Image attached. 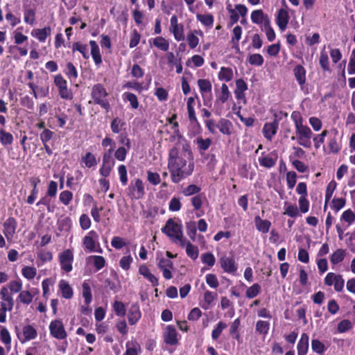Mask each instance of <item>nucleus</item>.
<instances>
[{
    "label": "nucleus",
    "instance_id": "obj_1",
    "mask_svg": "<svg viewBox=\"0 0 355 355\" xmlns=\"http://www.w3.org/2000/svg\"><path fill=\"white\" fill-rule=\"evenodd\" d=\"M168 168L171 180L175 183H178L193 173L194 163L192 153L188 146H184L181 151L175 148L170 150Z\"/></svg>",
    "mask_w": 355,
    "mask_h": 355
},
{
    "label": "nucleus",
    "instance_id": "obj_2",
    "mask_svg": "<svg viewBox=\"0 0 355 355\" xmlns=\"http://www.w3.org/2000/svg\"><path fill=\"white\" fill-rule=\"evenodd\" d=\"M162 232L166 234L173 243L180 244L184 239L183 238L182 227L181 225L175 223L169 219L164 227L162 228Z\"/></svg>",
    "mask_w": 355,
    "mask_h": 355
},
{
    "label": "nucleus",
    "instance_id": "obj_3",
    "mask_svg": "<svg viewBox=\"0 0 355 355\" xmlns=\"http://www.w3.org/2000/svg\"><path fill=\"white\" fill-rule=\"evenodd\" d=\"M82 245L85 251L102 253L103 249L99 242V236L94 230H91L83 238Z\"/></svg>",
    "mask_w": 355,
    "mask_h": 355
},
{
    "label": "nucleus",
    "instance_id": "obj_4",
    "mask_svg": "<svg viewBox=\"0 0 355 355\" xmlns=\"http://www.w3.org/2000/svg\"><path fill=\"white\" fill-rule=\"evenodd\" d=\"M92 97L94 103L100 105L103 109L108 112L110 109V105L106 97L107 92L105 88L101 84H96L92 89Z\"/></svg>",
    "mask_w": 355,
    "mask_h": 355
},
{
    "label": "nucleus",
    "instance_id": "obj_5",
    "mask_svg": "<svg viewBox=\"0 0 355 355\" xmlns=\"http://www.w3.org/2000/svg\"><path fill=\"white\" fill-rule=\"evenodd\" d=\"M297 143L306 148L311 146V137L313 132L307 126L304 125L295 129Z\"/></svg>",
    "mask_w": 355,
    "mask_h": 355
},
{
    "label": "nucleus",
    "instance_id": "obj_6",
    "mask_svg": "<svg viewBox=\"0 0 355 355\" xmlns=\"http://www.w3.org/2000/svg\"><path fill=\"white\" fill-rule=\"evenodd\" d=\"M128 195L132 199H140L145 194L143 181L139 178L132 180L127 189Z\"/></svg>",
    "mask_w": 355,
    "mask_h": 355
},
{
    "label": "nucleus",
    "instance_id": "obj_7",
    "mask_svg": "<svg viewBox=\"0 0 355 355\" xmlns=\"http://www.w3.org/2000/svg\"><path fill=\"white\" fill-rule=\"evenodd\" d=\"M49 329L50 334L56 339L62 340L67 337V333L61 320H52L49 324Z\"/></svg>",
    "mask_w": 355,
    "mask_h": 355
},
{
    "label": "nucleus",
    "instance_id": "obj_8",
    "mask_svg": "<svg viewBox=\"0 0 355 355\" xmlns=\"http://www.w3.org/2000/svg\"><path fill=\"white\" fill-rule=\"evenodd\" d=\"M58 259L62 270L66 272H69L72 270L73 253L71 250L67 249L60 252L58 255Z\"/></svg>",
    "mask_w": 355,
    "mask_h": 355
},
{
    "label": "nucleus",
    "instance_id": "obj_9",
    "mask_svg": "<svg viewBox=\"0 0 355 355\" xmlns=\"http://www.w3.org/2000/svg\"><path fill=\"white\" fill-rule=\"evenodd\" d=\"M54 83L58 89L59 95L63 99L71 100L73 93L67 87V83L61 75H56L54 78Z\"/></svg>",
    "mask_w": 355,
    "mask_h": 355
},
{
    "label": "nucleus",
    "instance_id": "obj_10",
    "mask_svg": "<svg viewBox=\"0 0 355 355\" xmlns=\"http://www.w3.org/2000/svg\"><path fill=\"white\" fill-rule=\"evenodd\" d=\"M324 284L327 286L334 285V289L340 292L344 288L345 280L340 275L329 272L324 278Z\"/></svg>",
    "mask_w": 355,
    "mask_h": 355
},
{
    "label": "nucleus",
    "instance_id": "obj_11",
    "mask_svg": "<svg viewBox=\"0 0 355 355\" xmlns=\"http://www.w3.org/2000/svg\"><path fill=\"white\" fill-rule=\"evenodd\" d=\"M169 31L173 34L176 41L180 42L184 39V26L178 23V19L176 15H173L171 17Z\"/></svg>",
    "mask_w": 355,
    "mask_h": 355
},
{
    "label": "nucleus",
    "instance_id": "obj_12",
    "mask_svg": "<svg viewBox=\"0 0 355 355\" xmlns=\"http://www.w3.org/2000/svg\"><path fill=\"white\" fill-rule=\"evenodd\" d=\"M219 263L225 272L234 273L237 270V264L233 256L223 255L219 259Z\"/></svg>",
    "mask_w": 355,
    "mask_h": 355
},
{
    "label": "nucleus",
    "instance_id": "obj_13",
    "mask_svg": "<svg viewBox=\"0 0 355 355\" xmlns=\"http://www.w3.org/2000/svg\"><path fill=\"white\" fill-rule=\"evenodd\" d=\"M328 135L327 146L330 153H338L340 150V145L338 142V130L336 128H332L329 131Z\"/></svg>",
    "mask_w": 355,
    "mask_h": 355
},
{
    "label": "nucleus",
    "instance_id": "obj_14",
    "mask_svg": "<svg viewBox=\"0 0 355 355\" xmlns=\"http://www.w3.org/2000/svg\"><path fill=\"white\" fill-rule=\"evenodd\" d=\"M37 336L35 328L31 325L26 324L22 327L21 333L17 334L18 338L21 343H26L29 340L35 339Z\"/></svg>",
    "mask_w": 355,
    "mask_h": 355
},
{
    "label": "nucleus",
    "instance_id": "obj_15",
    "mask_svg": "<svg viewBox=\"0 0 355 355\" xmlns=\"http://www.w3.org/2000/svg\"><path fill=\"white\" fill-rule=\"evenodd\" d=\"M17 226V220L12 218H8L3 223V234L8 241L13 240Z\"/></svg>",
    "mask_w": 355,
    "mask_h": 355
},
{
    "label": "nucleus",
    "instance_id": "obj_16",
    "mask_svg": "<svg viewBox=\"0 0 355 355\" xmlns=\"http://www.w3.org/2000/svg\"><path fill=\"white\" fill-rule=\"evenodd\" d=\"M1 306L4 309H8L10 311L14 306L13 297L6 286L1 288L0 291Z\"/></svg>",
    "mask_w": 355,
    "mask_h": 355
},
{
    "label": "nucleus",
    "instance_id": "obj_17",
    "mask_svg": "<svg viewBox=\"0 0 355 355\" xmlns=\"http://www.w3.org/2000/svg\"><path fill=\"white\" fill-rule=\"evenodd\" d=\"M277 158V154L273 151L268 154L261 153V156L258 158V161L261 166L270 168L276 164Z\"/></svg>",
    "mask_w": 355,
    "mask_h": 355
},
{
    "label": "nucleus",
    "instance_id": "obj_18",
    "mask_svg": "<svg viewBox=\"0 0 355 355\" xmlns=\"http://www.w3.org/2000/svg\"><path fill=\"white\" fill-rule=\"evenodd\" d=\"M236 89L234 90L235 98L237 101H241L243 104L247 103L245 92L248 90L247 83L241 78L237 79L235 82Z\"/></svg>",
    "mask_w": 355,
    "mask_h": 355
},
{
    "label": "nucleus",
    "instance_id": "obj_19",
    "mask_svg": "<svg viewBox=\"0 0 355 355\" xmlns=\"http://www.w3.org/2000/svg\"><path fill=\"white\" fill-rule=\"evenodd\" d=\"M158 267L162 271L163 276L165 279H170L172 278L171 272L173 269V264L170 259L165 257L159 259Z\"/></svg>",
    "mask_w": 355,
    "mask_h": 355
},
{
    "label": "nucleus",
    "instance_id": "obj_20",
    "mask_svg": "<svg viewBox=\"0 0 355 355\" xmlns=\"http://www.w3.org/2000/svg\"><path fill=\"white\" fill-rule=\"evenodd\" d=\"M164 342L171 345H175L178 343V334L175 329L171 325H168L164 331Z\"/></svg>",
    "mask_w": 355,
    "mask_h": 355
},
{
    "label": "nucleus",
    "instance_id": "obj_21",
    "mask_svg": "<svg viewBox=\"0 0 355 355\" xmlns=\"http://www.w3.org/2000/svg\"><path fill=\"white\" fill-rule=\"evenodd\" d=\"M279 128V122L275 119L272 122L266 123L263 125L262 132L264 137L271 141L273 137L276 135Z\"/></svg>",
    "mask_w": 355,
    "mask_h": 355
},
{
    "label": "nucleus",
    "instance_id": "obj_22",
    "mask_svg": "<svg viewBox=\"0 0 355 355\" xmlns=\"http://www.w3.org/2000/svg\"><path fill=\"white\" fill-rule=\"evenodd\" d=\"M141 313L137 304H132L128 312V322L130 325L135 324L141 318Z\"/></svg>",
    "mask_w": 355,
    "mask_h": 355
},
{
    "label": "nucleus",
    "instance_id": "obj_23",
    "mask_svg": "<svg viewBox=\"0 0 355 355\" xmlns=\"http://www.w3.org/2000/svg\"><path fill=\"white\" fill-rule=\"evenodd\" d=\"M58 291L62 297L69 300L73 297V291L68 282L61 279L58 283Z\"/></svg>",
    "mask_w": 355,
    "mask_h": 355
},
{
    "label": "nucleus",
    "instance_id": "obj_24",
    "mask_svg": "<svg viewBox=\"0 0 355 355\" xmlns=\"http://www.w3.org/2000/svg\"><path fill=\"white\" fill-rule=\"evenodd\" d=\"M182 248H184L186 253L188 257L191 259L196 260L199 254L198 248L197 246L191 244V243L186 239H184L180 244Z\"/></svg>",
    "mask_w": 355,
    "mask_h": 355
},
{
    "label": "nucleus",
    "instance_id": "obj_25",
    "mask_svg": "<svg viewBox=\"0 0 355 355\" xmlns=\"http://www.w3.org/2000/svg\"><path fill=\"white\" fill-rule=\"evenodd\" d=\"M289 15L288 11L283 8L279 10L276 17V23L282 31L286 30Z\"/></svg>",
    "mask_w": 355,
    "mask_h": 355
},
{
    "label": "nucleus",
    "instance_id": "obj_26",
    "mask_svg": "<svg viewBox=\"0 0 355 355\" xmlns=\"http://www.w3.org/2000/svg\"><path fill=\"white\" fill-rule=\"evenodd\" d=\"M31 35L36 38L40 42H44L49 35L51 34V28L46 26L43 28H35L31 31Z\"/></svg>",
    "mask_w": 355,
    "mask_h": 355
},
{
    "label": "nucleus",
    "instance_id": "obj_27",
    "mask_svg": "<svg viewBox=\"0 0 355 355\" xmlns=\"http://www.w3.org/2000/svg\"><path fill=\"white\" fill-rule=\"evenodd\" d=\"M86 263L94 266L96 271L101 270L105 266V259L100 255H90L87 257Z\"/></svg>",
    "mask_w": 355,
    "mask_h": 355
},
{
    "label": "nucleus",
    "instance_id": "obj_28",
    "mask_svg": "<svg viewBox=\"0 0 355 355\" xmlns=\"http://www.w3.org/2000/svg\"><path fill=\"white\" fill-rule=\"evenodd\" d=\"M293 74L298 84L302 87L306 80V71L305 68L301 64H297L293 69Z\"/></svg>",
    "mask_w": 355,
    "mask_h": 355
},
{
    "label": "nucleus",
    "instance_id": "obj_29",
    "mask_svg": "<svg viewBox=\"0 0 355 355\" xmlns=\"http://www.w3.org/2000/svg\"><path fill=\"white\" fill-rule=\"evenodd\" d=\"M254 224L257 230L263 234L268 233L271 226V223L269 220L262 219L259 216L254 217Z\"/></svg>",
    "mask_w": 355,
    "mask_h": 355
},
{
    "label": "nucleus",
    "instance_id": "obj_30",
    "mask_svg": "<svg viewBox=\"0 0 355 355\" xmlns=\"http://www.w3.org/2000/svg\"><path fill=\"white\" fill-rule=\"evenodd\" d=\"M198 35L203 36V33L200 30H195L187 34V41L189 46L193 49H195L199 44V39Z\"/></svg>",
    "mask_w": 355,
    "mask_h": 355
},
{
    "label": "nucleus",
    "instance_id": "obj_31",
    "mask_svg": "<svg viewBox=\"0 0 355 355\" xmlns=\"http://www.w3.org/2000/svg\"><path fill=\"white\" fill-rule=\"evenodd\" d=\"M309 336L304 333L302 334L300 340L297 346V355H306L309 348Z\"/></svg>",
    "mask_w": 355,
    "mask_h": 355
},
{
    "label": "nucleus",
    "instance_id": "obj_32",
    "mask_svg": "<svg viewBox=\"0 0 355 355\" xmlns=\"http://www.w3.org/2000/svg\"><path fill=\"white\" fill-rule=\"evenodd\" d=\"M218 78L220 81L230 82L234 78V71L230 67H222L218 73Z\"/></svg>",
    "mask_w": 355,
    "mask_h": 355
},
{
    "label": "nucleus",
    "instance_id": "obj_33",
    "mask_svg": "<svg viewBox=\"0 0 355 355\" xmlns=\"http://www.w3.org/2000/svg\"><path fill=\"white\" fill-rule=\"evenodd\" d=\"M231 96L230 91L225 83L221 85L220 91L216 93V102L225 103Z\"/></svg>",
    "mask_w": 355,
    "mask_h": 355
},
{
    "label": "nucleus",
    "instance_id": "obj_34",
    "mask_svg": "<svg viewBox=\"0 0 355 355\" xmlns=\"http://www.w3.org/2000/svg\"><path fill=\"white\" fill-rule=\"evenodd\" d=\"M139 272L148 281H149L153 286H157L158 284V279L153 274L150 272L149 268L146 266H140L139 268Z\"/></svg>",
    "mask_w": 355,
    "mask_h": 355
},
{
    "label": "nucleus",
    "instance_id": "obj_35",
    "mask_svg": "<svg viewBox=\"0 0 355 355\" xmlns=\"http://www.w3.org/2000/svg\"><path fill=\"white\" fill-rule=\"evenodd\" d=\"M200 93L204 98L207 94L211 93L212 85L208 79H199L197 82Z\"/></svg>",
    "mask_w": 355,
    "mask_h": 355
},
{
    "label": "nucleus",
    "instance_id": "obj_36",
    "mask_svg": "<svg viewBox=\"0 0 355 355\" xmlns=\"http://www.w3.org/2000/svg\"><path fill=\"white\" fill-rule=\"evenodd\" d=\"M31 184L33 186V189L31 192L30 196H28L26 202L29 205H32L34 203L35 199L37 197L38 194V189L37 185L40 183V180L39 178H33L31 180Z\"/></svg>",
    "mask_w": 355,
    "mask_h": 355
},
{
    "label": "nucleus",
    "instance_id": "obj_37",
    "mask_svg": "<svg viewBox=\"0 0 355 355\" xmlns=\"http://www.w3.org/2000/svg\"><path fill=\"white\" fill-rule=\"evenodd\" d=\"M91 46V55L96 65L100 64L102 62V58L100 53V49L97 43L94 40L89 41Z\"/></svg>",
    "mask_w": 355,
    "mask_h": 355
},
{
    "label": "nucleus",
    "instance_id": "obj_38",
    "mask_svg": "<svg viewBox=\"0 0 355 355\" xmlns=\"http://www.w3.org/2000/svg\"><path fill=\"white\" fill-rule=\"evenodd\" d=\"M216 126L223 135H230L232 133V123L229 120L221 119L216 124Z\"/></svg>",
    "mask_w": 355,
    "mask_h": 355
},
{
    "label": "nucleus",
    "instance_id": "obj_39",
    "mask_svg": "<svg viewBox=\"0 0 355 355\" xmlns=\"http://www.w3.org/2000/svg\"><path fill=\"white\" fill-rule=\"evenodd\" d=\"M252 23L256 24H265L266 20H269L267 16H265L262 10H256L252 12L250 16Z\"/></svg>",
    "mask_w": 355,
    "mask_h": 355
},
{
    "label": "nucleus",
    "instance_id": "obj_40",
    "mask_svg": "<svg viewBox=\"0 0 355 355\" xmlns=\"http://www.w3.org/2000/svg\"><path fill=\"white\" fill-rule=\"evenodd\" d=\"M284 214L287 215L291 218H296L299 216V209L297 205L295 204L285 202L284 204Z\"/></svg>",
    "mask_w": 355,
    "mask_h": 355
},
{
    "label": "nucleus",
    "instance_id": "obj_41",
    "mask_svg": "<svg viewBox=\"0 0 355 355\" xmlns=\"http://www.w3.org/2000/svg\"><path fill=\"white\" fill-rule=\"evenodd\" d=\"M319 63L323 71H330L329 56L327 52L325 51V47L320 51Z\"/></svg>",
    "mask_w": 355,
    "mask_h": 355
},
{
    "label": "nucleus",
    "instance_id": "obj_42",
    "mask_svg": "<svg viewBox=\"0 0 355 355\" xmlns=\"http://www.w3.org/2000/svg\"><path fill=\"white\" fill-rule=\"evenodd\" d=\"M153 44L163 51H167L169 49L168 41L162 36L155 37L153 40Z\"/></svg>",
    "mask_w": 355,
    "mask_h": 355
},
{
    "label": "nucleus",
    "instance_id": "obj_43",
    "mask_svg": "<svg viewBox=\"0 0 355 355\" xmlns=\"http://www.w3.org/2000/svg\"><path fill=\"white\" fill-rule=\"evenodd\" d=\"M194 103L195 98L193 97H189L187 99V107L188 111V116L189 119L191 123L197 122V118L196 116L195 110H194Z\"/></svg>",
    "mask_w": 355,
    "mask_h": 355
},
{
    "label": "nucleus",
    "instance_id": "obj_44",
    "mask_svg": "<svg viewBox=\"0 0 355 355\" xmlns=\"http://www.w3.org/2000/svg\"><path fill=\"white\" fill-rule=\"evenodd\" d=\"M346 256V251L343 249H337L330 257L331 264L336 265L343 261Z\"/></svg>",
    "mask_w": 355,
    "mask_h": 355
},
{
    "label": "nucleus",
    "instance_id": "obj_45",
    "mask_svg": "<svg viewBox=\"0 0 355 355\" xmlns=\"http://www.w3.org/2000/svg\"><path fill=\"white\" fill-rule=\"evenodd\" d=\"M37 269L33 266H26L21 268L22 276L28 281L33 280L37 275Z\"/></svg>",
    "mask_w": 355,
    "mask_h": 355
},
{
    "label": "nucleus",
    "instance_id": "obj_46",
    "mask_svg": "<svg viewBox=\"0 0 355 355\" xmlns=\"http://www.w3.org/2000/svg\"><path fill=\"white\" fill-rule=\"evenodd\" d=\"M13 140L14 137L11 133L6 132L3 128H0V143L3 146L11 145Z\"/></svg>",
    "mask_w": 355,
    "mask_h": 355
},
{
    "label": "nucleus",
    "instance_id": "obj_47",
    "mask_svg": "<svg viewBox=\"0 0 355 355\" xmlns=\"http://www.w3.org/2000/svg\"><path fill=\"white\" fill-rule=\"evenodd\" d=\"M81 163L87 168H92L97 165L96 157L91 153H87L81 158Z\"/></svg>",
    "mask_w": 355,
    "mask_h": 355
},
{
    "label": "nucleus",
    "instance_id": "obj_48",
    "mask_svg": "<svg viewBox=\"0 0 355 355\" xmlns=\"http://www.w3.org/2000/svg\"><path fill=\"white\" fill-rule=\"evenodd\" d=\"M217 294L210 291H205L203 295V300L205 305L202 306L204 309H207L211 304L216 300Z\"/></svg>",
    "mask_w": 355,
    "mask_h": 355
},
{
    "label": "nucleus",
    "instance_id": "obj_49",
    "mask_svg": "<svg viewBox=\"0 0 355 355\" xmlns=\"http://www.w3.org/2000/svg\"><path fill=\"white\" fill-rule=\"evenodd\" d=\"M270 329V322L264 320H258L256 323V331L264 337L268 334Z\"/></svg>",
    "mask_w": 355,
    "mask_h": 355
},
{
    "label": "nucleus",
    "instance_id": "obj_50",
    "mask_svg": "<svg viewBox=\"0 0 355 355\" xmlns=\"http://www.w3.org/2000/svg\"><path fill=\"white\" fill-rule=\"evenodd\" d=\"M37 257L40 261V263H37V266L43 265L44 263L49 262L53 259V254L49 251L40 250L37 253Z\"/></svg>",
    "mask_w": 355,
    "mask_h": 355
},
{
    "label": "nucleus",
    "instance_id": "obj_51",
    "mask_svg": "<svg viewBox=\"0 0 355 355\" xmlns=\"http://www.w3.org/2000/svg\"><path fill=\"white\" fill-rule=\"evenodd\" d=\"M166 58H167L168 62L175 67L176 72L178 73H181L182 72V66L180 60H177L173 52L168 53L166 54Z\"/></svg>",
    "mask_w": 355,
    "mask_h": 355
},
{
    "label": "nucleus",
    "instance_id": "obj_52",
    "mask_svg": "<svg viewBox=\"0 0 355 355\" xmlns=\"http://www.w3.org/2000/svg\"><path fill=\"white\" fill-rule=\"evenodd\" d=\"M123 99L128 101L132 109H137L139 107V101L135 94L130 92H125L122 95Z\"/></svg>",
    "mask_w": 355,
    "mask_h": 355
},
{
    "label": "nucleus",
    "instance_id": "obj_53",
    "mask_svg": "<svg viewBox=\"0 0 355 355\" xmlns=\"http://www.w3.org/2000/svg\"><path fill=\"white\" fill-rule=\"evenodd\" d=\"M197 19L204 26L211 27L214 24V17L211 14H198Z\"/></svg>",
    "mask_w": 355,
    "mask_h": 355
},
{
    "label": "nucleus",
    "instance_id": "obj_54",
    "mask_svg": "<svg viewBox=\"0 0 355 355\" xmlns=\"http://www.w3.org/2000/svg\"><path fill=\"white\" fill-rule=\"evenodd\" d=\"M337 183L334 180H331L327 186L325 191V204L324 209L327 207V204L331 200L333 193L336 189Z\"/></svg>",
    "mask_w": 355,
    "mask_h": 355
},
{
    "label": "nucleus",
    "instance_id": "obj_55",
    "mask_svg": "<svg viewBox=\"0 0 355 355\" xmlns=\"http://www.w3.org/2000/svg\"><path fill=\"white\" fill-rule=\"evenodd\" d=\"M0 338L1 342L6 346L8 349L10 348L11 337L8 329L2 327L0 330Z\"/></svg>",
    "mask_w": 355,
    "mask_h": 355
},
{
    "label": "nucleus",
    "instance_id": "obj_56",
    "mask_svg": "<svg viewBox=\"0 0 355 355\" xmlns=\"http://www.w3.org/2000/svg\"><path fill=\"white\" fill-rule=\"evenodd\" d=\"M262 31H263L266 33L267 39L269 42H272L275 40L276 35L270 24V20H266L265 24L263 26Z\"/></svg>",
    "mask_w": 355,
    "mask_h": 355
},
{
    "label": "nucleus",
    "instance_id": "obj_57",
    "mask_svg": "<svg viewBox=\"0 0 355 355\" xmlns=\"http://www.w3.org/2000/svg\"><path fill=\"white\" fill-rule=\"evenodd\" d=\"M261 290V286L259 284L255 283L247 288L245 295L249 299L254 298L260 293Z\"/></svg>",
    "mask_w": 355,
    "mask_h": 355
},
{
    "label": "nucleus",
    "instance_id": "obj_58",
    "mask_svg": "<svg viewBox=\"0 0 355 355\" xmlns=\"http://www.w3.org/2000/svg\"><path fill=\"white\" fill-rule=\"evenodd\" d=\"M72 51H79L85 59H88L89 58L87 46L86 44H83L80 42H75L72 45Z\"/></svg>",
    "mask_w": 355,
    "mask_h": 355
},
{
    "label": "nucleus",
    "instance_id": "obj_59",
    "mask_svg": "<svg viewBox=\"0 0 355 355\" xmlns=\"http://www.w3.org/2000/svg\"><path fill=\"white\" fill-rule=\"evenodd\" d=\"M18 300L24 304H30L33 299V295L28 291H22L19 292Z\"/></svg>",
    "mask_w": 355,
    "mask_h": 355
},
{
    "label": "nucleus",
    "instance_id": "obj_60",
    "mask_svg": "<svg viewBox=\"0 0 355 355\" xmlns=\"http://www.w3.org/2000/svg\"><path fill=\"white\" fill-rule=\"evenodd\" d=\"M65 74L68 78L72 81L75 80L78 77V71L75 66L71 62H68L65 68Z\"/></svg>",
    "mask_w": 355,
    "mask_h": 355
},
{
    "label": "nucleus",
    "instance_id": "obj_61",
    "mask_svg": "<svg viewBox=\"0 0 355 355\" xmlns=\"http://www.w3.org/2000/svg\"><path fill=\"white\" fill-rule=\"evenodd\" d=\"M140 349L139 344L136 342H128L126 343V351L123 355H138Z\"/></svg>",
    "mask_w": 355,
    "mask_h": 355
},
{
    "label": "nucleus",
    "instance_id": "obj_62",
    "mask_svg": "<svg viewBox=\"0 0 355 355\" xmlns=\"http://www.w3.org/2000/svg\"><path fill=\"white\" fill-rule=\"evenodd\" d=\"M83 297L85 299V304L89 305L92 302V295L89 284L87 282L83 284Z\"/></svg>",
    "mask_w": 355,
    "mask_h": 355
},
{
    "label": "nucleus",
    "instance_id": "obj_63",
    "mask_svg": "<svg viewBox=\"0 0 355 355\" xmlns=\"http://www.w3.org/2000/svg\"><path fill=\"white\" fill-rule=\"evenodd\" d=\"M201 261L202 262L208 266L209 267H212L214 266L216 263V259L214 255L211 252H206L201 254Z\"/></svg>",
    "mask_w": 355,
    "mask_h": 355
},
{
    "label": "nucleus",
    "instance_id": "obj_64",
    "mask_svg": "<svg viewBox=\"0 0 355 355\" xmlns=\"http://www.w3.org/2000/svg\"><path fill=\"white\" fill-rule=\"evenodd\" d=\"M340 220H344L345 222L347 223L349 225H350L355 220V214L351 209H348L343 213L340 217Z\"/></svg>",
    "mask_w": 355,
    "mask_h": 355
}]
</instances>
